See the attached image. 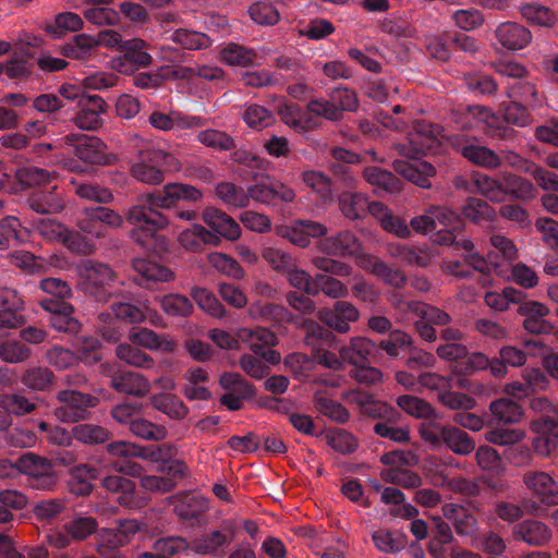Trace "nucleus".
Wrapping results in <instances>:
<instances>
[{
    "mask_svg": "<svg viewBox=\"0 0 558 558\" xmlns=\"http://www.w3.org/2000/svg\"><path fill=\"white\" fill-rule=\"evenodd\" d=\"M180 169L181 163L172 154L162 149L146 148L138 151L130 173L138 182L159 185L163 182L166 172Z\"/></svg>",
    "mask_w": 558,
    "mask_h": 558,
    "instance_id": "obj_1",
    "label": "nucleus"
},
{
    "mask_svg": "<svg viewBox=\"0 0 558 558\" xmlns=\"http://www.w3.org/2000/svg\"><path fill=\"white\" fill-rule=\"evenodd\" d=\"M126 219L135 226L130 232L131 239L146 250L153 248L157 232L169 226L165 215L145 204L132 206Z\"/></svg>",
    "mask_w": 558,
    "mask_h": 558,
    "instance_id": "obj_2",
    "label": "nucleus"
},
{
    "mask_svg": "<svg viewBox=\"0 0 558 558\" xmlns=\"http://www.w3.org/2000/svg\"><path fill=\"white\" fill-rule=\"evenodd\" d=\"M448 144L472 165L495 170L502 166L501 156L494 149L483 145L475 136L457 133L447 137Z\"/></svg>",
    "mask_w": 558,
    "mask_h": 558,
    "instance_id": "obj_3",
    "label": "nucleus"
},
{
    "mask_svg": "<svg viewBox=\"0 0 558 558\" xmlns=\"http://www.w3.org/2000/svg\"><path fill=\"white\" fill-rule=\"evenodd\" d=\"M56 399L60 404L53 410V415L62 423H76L87 420L90 409L99 403L97 397L72 388L59 390Z\"/></svg>",
    "mask_w": 558,
    "mask_h": 558,
    "instance_id": "obj_4",
    "label": "nucleus"
},
{
    "mask_svg": "<svg viewBox=\"0 0 558 558\" xmlns=\"http://www.w3.org/2000/svg\"><path fill=\"white\" fill-rule=\"evenodd\" d=\"M63 142L73 148V154L80 160L90 165L110 166L118 159L114 154L107 153V145L97 136L70 133L63 137Z\"/></svg>",
    "mask_w": 558,
    "mask_h": 558,
    "instance_id": "obj_5",
    "label": "nucleus"
},
{
    "mask_svg": "<svg viewBox=\"0 0 558 558\" xmlns=\"http://www.w3.org/2000/svg\"><path fill=\"white\" fill-rule=\"evenodd\" d=\"M76 226L81 232L94 239H104L108 235V228L118 229L123 226V217L108 207L85 208Z\"/></svg>",
    "mask_w": 558,
    "mask_h": 558,
    "instance_id": "obj_6",
    "label": "nucleus"
},
{
    "mask_svg": "<svg viewBox=\"0 0 558 558\" xmlns=\"http://www.w3.org/2000/svg\"><path fill=\"white\" fill-rule=\"evenodd\" d=\"M203 193L193 185L184 183H168L161 191L148 193L142 196V199L148 207L170 209L180 202L195 203L201 201Z\"/></svg>",
    "mask_w": 558,
    "mask_h": 558,
    "instance_id": "obj_7",
    "label": "nucleus"
},
{
    "mask_svg": "<svg viewBox=\"0 0 558 558\" xmlns=\"http://www.w3.org/2000/svg\"><path fill=\"white\" fill-rule=\"evenodd\" d=\"M75 269L81 288L93 296H98L101 290L109 287L117 278L108 264L93 259L81 260Z\"/></svg>",
    "mask_w": 558,
    "mask_h": 558,
    "instance_id": "obj_8",
    "label": "nucleus"
},
{
    "mask_svg": "<svg viewBox=\"0 0 558 558\" xmlns=\"http://www.w3.org/2000/svg\"><path fill=\"white\" fill-rule=\"evenodd\" d=\"M20 473L32 480V485L39 489H51L57 482L52 462L33 452H27L17 459Z\"/></svg>",
    "mask_w": 558,
    "mask_h": 558,
    "instance_id": "obj_9",
    "label": "nucleus"
},
{
    "mask_svg": "<svg viewBox=\"0 0 558 558\" xmlns=\"http://www.w3.org/2000/svg\"><path fill=\"white\" fill-rule=\"evenodd\" d=\"M78 112L74 124L85 131H95L102 125V114L107 111L105 100L98 95L82 96L78 99Z\"/></svg>",
    "mask_w": 558,
    "mask_h": 558,
    "instance_id": "obj_10",
    "label": "nucleus"
},
{
    "mask_svg": "<svg viewBox=\"0 0 558 558\" xmlns=\"http://www.w3.org/2000/svg\"><path fill=\"white\" fill-rule=\"evenodd\" d=\"M319 319L329 328L339 333H348L350 324L360 319V311L348 301H337L332 308H322Z\"/></svg>",
    "mask_w": 558,
    "mask_h": 558,
    "instance_id": "obj_11",
    "label": "nucleus"
},
{
    "mask_svg": "<svg viewBox=\"0 0 558 558\" xmlns=\"http://www.w3.org/2000/svg\"><path fill=\"white\" fill-rule=\"evenodd\" d=\"M512 537L532 547H544L551 542L553 531L543 521L525 519L512 527Z\"/></svg>",
    "mask_w": 558,
    "mask_h": 558,
    "instance_id": "obj_12",
    "label": "nucleus"
},
{
    "mask_svg": "<svg viewBox=\"0 0 558 558\" xmlns=\"http://www.w3.org/2000/svg\"><path fill=\"white\" fill-rule=\"evenodd\" d=\"M40 306L51 313L50 325L56 330L73 335L81 330V323L72 317L73 306L70 303L47 298L40 301Z\"/></svg>",
    "mask_w": 558,
    "mask_h": 558,
    "instance_id": "obj_13",
    "label": "nucleus"
},
{
    "mask_svg": "<svg viewBox=\"0 0 558 558\" xmlns=\"http://www.w3.org/2000/svg\"><path fill=\"white\" fill-rule=\"evenodd\" d=\"M128 340L136 347L145 348L151 351L173 352L177 349V342L168 335H158L146 327H133Z\"/></svg>",
    "mask_w": 558,
    "mask_h": 558,
    "instance_id": "obj_14",
    "label": "nucleus"
},
{
    "mask_svg": "<svg viewBox=\"0 0 558 558\" xmlns=\"http://www.w3.org/2000/svg\"><path fill=\"white\" fill-rule=\"evenodd\" d=\"M498 43L508 50H521L532 41V33L515 22L501 23L495 31Z\"/></svg>",
    "mask_w": 558,
    "mask_h": 558,
    "instance_id": "obj_15",
    "label": "nucleus"
},
{
    "mask_svg": "<svg viewBox=\"0 0 558 558\" xmlns=\"http://www.w3.org/2000/svg\"><path fill=\"white\" fill-rule=\"evenodd\" d=\"M522 481L529 490L539 497L541 501L548 505L556 502L558 484L548 473L527 471L523 474Z\"/></svg>",
    "mask_w": 558,
    "mask_h": 558,
    "instance_id": "obj_16",
    "label": "nucleus"
},
{
    "mask_svg": "<svg viewBox=\"0 0 558 558\" xmlns=\"http://www.w3.org/2000/svg\"><path fill=\"white\" fill-rule=\"evenodd\" d=\"M319 248L328 255L351 256L357 254L362 245L353 232L344 230L322 240Z\"/></svg>",
    "mask_w": 558,
    "mask_h": 558,
    "instance_id": "obj_17",
    "label": "nucleus"
},
{
    "mask_svg": "<svg viewBox=\"0 0 558 558\" xmlns=\"http://www.w3.org/2000/svg\"><path fill=\"white\" fill-rule=\"evenodd\" d=\"M391 257L400 260L407 266H416L420 268L428 267L435 254L428 246H415L408 244H393L389 246Z\"/></svg>",
    "mask_w": 558,
    "mask_h": 558,
    "instance_id": "obj_18",
    "label": "nucleus"
},
{
    "mask_svg": "<svg viewBox=\"0 0 558 558\" xmlns=\"http://www.w3.org/2000/svg\"><path fill=\"white\" fill-rule=\"evenodd\" d=\"M392 167L397 173L422 189H429L432 186L430 178L436 175V168L426 161L413 165L397 159Z\"/></svg>",
    "mask_w": 558,
    "mask_h": 558,
    "instance_id": "obj_19",
    "label": "nucleus"
},
{
    "mask_svg": "<svg viewBox=\"0 0 558 558\" xmlns=\"http://www.w3.org/2000/svg\"><path fill=\"white\" fill-rule=\"evenodd\" d=\"M376 344L374 341L366 337L356 336L352 337L348 344L339 350L344 364H350L354 367L369 364V356L374 352Z\"/></svg>",
    "mask_w": 558,
    "mask_h": 558,
    "instance_id": "obj_20",
    "label": "nucleus"
},
{
    "mask_svg": "<svg viewBox=\"0 0 558 558\" xmlns=\"http://www.w3.org/2000/svg\"><path fill=\"white\" fill-rule=\"evenodd\" d=\"M247 315L252 319L291 324L295 322L294 315L281 304L256 301L250 304Z\"/></svg>",
    "mask_w": 558,
    "mask_h": 558,
    "instance_id": "obj_21",
    "label": "nucleus"
},
{
    "mask_svg": "<svg viewBox=\"0 0 558 558\" xmlns=\"http://www.w3.org/2000/svg\"><path fill=\"white\" fill-rule=\"evenodd\" d=\"M535 195L536 189L531 181L511 172L501 175V203L506 196L517 201H531Z\"/></svg>",
    "mask_w": 558,
    "mask_h": 558,
    "instance_id": "obj_22",
    "label": "nucleus"
},
{
    "mask_svg": "<svg viewBox=\"0 0 558 558\" xmlns=\"http://www.w3.org/2000/svg\"><path fill=\"white\" fill-rule=\"evenodd\" d=\"M204 222L221 236L234 241L241 235V228L234 219L217 208H206L203 213Z\"/></svg>",
    "mask_w": 558,
    "mask_h": 558,
    "instance_id": "obj_23",
    "label": "nucleus"
},
{
    "mask_svg": "<svg viewBox=\"0 0 558 558\" xmlns=\"http://www.w3.org/2000/svg\"><path fill=\"white\" fill-rule=\"evenodd\" d=\"M111 311L118 319L125 320L131 324L148 322L154 326L162 325L160 315L148 306L140 308L130 303L118 302L111 305Z\"/></svg>",
    "mask_w": 558,
    "mask_h": 558,
    "instance_id": "obj_24",
    "label": "nucleus"
},
{
    "mask_svg": "<svg viewBox=\"0 0 558 558\" xmlns=\"http://www.w3.org/2000/svg\"><path fill=\"white\" fill-rule=\"evenodd\" d=\"M110 385L118 392L135 397H144L150 390L149 380L135 372H123L111 376Z\"/></svg>",
    "mask_w": 558,
    "mask_h": 558,
    "instance_id": "obj_25",
    "label": "nucleus"
},
{
    "mask_svg": "<svg viewBox=\"0 0 558 558\" xmlns=\"http://www.w3.org/2000/svg\"><path fill=\"white\" fill-rule=\"evenodd\" d=\"M27 203L31 209L43 215L60 213L65 206L62 195L57 192V185L33 193Z\"/></svg>",
    "mask_w": 558,
    "mask_h": 558,
    "instance_id": "obj_26",
    "label": "nucleus"
},
{
    "mask_svg": "<svg viewBox=\"0 0 558 558\" xmlns=\"http://www.w3.org/2000/svg\"><path fill=\"white\" fill-rule=\"evenodd\" d=\"M133 269L141 277L140 283L146 284L157 282H169L174 280V272L162 265L144 258H135L132 263Z\"/></svg>",
    "mask_w": 558,
    "mask_h": 558,
    "instance_id": "obj_27",
    "label": "nucleus"
},
{
    "mask_svg": "<svg viewBox=\"0 0 558 558\" xmlns=\"http://www.w3.org/2000/svg\"><path fill=\"white\" fill-rule=\"evenodd\" d=\"M231 542V538L221 531L214 530L207 534L194 538L190 548L198 555L218 556L223 553V548Z\"/></svg>",
    "mask_w": 558,
    "mask_h": 558,
    "instance_id": "obj_28",
    "label": "nucleus"
},
{
    "mask_svg": "<svg viewBox=\"0 0 558 558\" xmlns=\"http://www.w3.org/2000/svg\"><path fill=\"white\" fill-rule=\"evenodd\" d=\"M61 53L69 59L87 61L96 54V41L88 34L75 35L69 43L61 47Z\"/></svg>",
    "mask_w": 558,
    "mask_h": 558,
    "instance_id": "obj_29",
    "label": "nucleus"
},
{
    "mask_svg": "<svg viewBox=\"0 0 558 558\" xmlns=\"http://www.w3.org/2000/svg\"><path fill=\"white\" fill-rule=\"evenodd\" d=\"M208 510L207 499L197 494H184L174 497V513L183 520L199 518Z\"/></svg>",
    "mask_w": 558,
    "mask_h": 558,
    "instance_id": "obj_30",
    "label": "nucleus"
},
{
    "mask_svg": "<svg viewBox=\"0 0 558 558\" xmlns=\"http://www.w3.org/2000/svg\"><path fill=\"white\" fill-rule=\"evenodd\" d=\"M462 216L475 223L493 222L497 218L495 208L485 199L469 196L461 207Z\"/></svg>",
    "mask_w": 558,
    "mask_h": 558,
    "instance_id": "obj_31",
    "label": "nucleus"
},
{
    "mask_svg": "<svg viewBox=\"0 0 558 558\" xmlns=\"http://www.w3.org/2000/svg\"><path fill=\"white\" fill-rule=\"evenodd\" d=\"M489 411L496 420L505 424L520 423L524 416L522 405L510 398H499L492 401Z\"/></svg>",
    "mask_w": 558,
    "mask_h": 558,
    "instance_id": "obj_32",
    "label": "nucleus"
},
{
    "mask_svg": "<svg viewBox=\"0 0 558 558\" xmlns=\"http://www.w3.org/2000/svg\"><path fill=\"white\" fill-rule=\"evenodd\" d=\"M520 14L531 25L553 27L556 23V14L546 5L537 2H529L520 5Z\"/></svg>",
    "mask_w": 558,
    "mask_h": 558,
    "instance_id": "obj_33",
    "label": "nucleus"
},
{
    "mask_svg": "<svg viewBox=\"0 0 558 558\" xmlns=\"http://www.w3.org/2000/svg\"><path fill=\"white\" fill-rule=\"evenodd\" d=\"M380 477L384 482L400 486L404 489L418 488L423 483L418 473L401 466L383 470Z\"/></svg>",
    "mask_w": 558,
    "mask_h": 558,
    "instance_id": "obj_34",
    "label": "nucleus"
},
{
    "mask_svg": "<svg viewBox=\"0 0 558 558\" xmlns=\"http://www.w3.org/2000/svg\"><path fill=\"white\" fill-rule=\"evenodd\" d=\"M72 436L85 445H100L112 438V433L100 425L83 423L72 428Z\"/></svg>",
    "mask_w": 558,
    "mask_h": 558,
    "instance_id": "obj_35",
    "label": "nucleus"
},
{
    "mask_svg": "<svg viewBox=\"0 0 558 558\" xmlns=\"http://www.w3.org/2000/svg\"><path fill=\"white\" fill-rule=\"evenodd\" d=\"M221 60L231 66L246 68L255 64L256 52L238 44H228L220 51Z\"/></svg>",
    "mask_w": 558,
    "mask_h": 558,
    "instance_id": "obj_36",
    "label": "nucleus"
},
{
    "mask_svg": "<svg viewBox=\"0 0 558 558\" xmlns=\"http://www.w3.org/2000/svg\"><path fill=\"white\" fill-rule=\"evenodd\" d=\"M444 444L450 451L459 456H468L475 449L474 439L464 430L448 426Z\"/></svg>",
    "mask_w": 558,
    "mask_h": 558,
    "instance_id": "obj_37",
    "label": "nucleus"
},
{
    "mask_svg": "<svg viewBox=\"0 0 558 558\" xmlns=\"http://www.w3.org/2000/svg\"><path fill=\"white\" fill-rule=\"evenodd\" d=\"M153 407L172 420L181 421L189 414L187 407L173 395H159L151 398Z\"/></svg>",
    "mask_w": 558,
    "mask_h": 558,
    "instance_id": "obj_38",
    "label": "nucleus"
},
{
    "mask_svg": "<svg viewBox=\"0 0 558 558\" xmlns=\"http://www.w3.org/2000/svg\"><path fill=\"white\" fill-rule=\"evenodd\" d=\"M148 43L141 38L128 39L123 43L121 52L126 60L138 68H147L153 63V57L146 51Z\"/></svg>",
    "mask_w": 558,
    "mask_h": 558,
    "instance_id": "obj_39",
    "label": "nucleus"
},
{
    "mask_svg": "<svg viewBox=\"0 0 558 558\" xmlns=\"http://www.w3.org/2000/svg\"><path fill=\"white\" fill-rule=\"evenodd\" d=\"M476 192L492 203H501V178H494L477 171L472 172Z\"/></svg>",
    "mask_w": 558,
    "mask_h": 558,
    "instance_id": "obj_40",
    "label": "nucleus"
},
{
    "mask_svg": "<svg viewBox=\"0 0 558 558\" xmlns=\"http://www.w3.org/2000/svg\"><path fill=\"white\" fill-rule=\"evenodd\" d=\"M178 241L190 251H197L203 244L218 242V239L201 225H193L191 229L180 233Z\"/></svg>",
    "mask_w": 558,
    "mask_h": 558,
    "instance_id": "obj_41",
    "label": "nucleus"
},
{
    "mask_svg": "<svg viewBox=\"0 0 558 558\" xmlns=\"http://www.w3.org/2000/svg\"><path fill=\"white\" fill-rule=\"evenodd\" d=\"M54 374L43 366L27 368L21 377V383L33 391H44L52 386Z\"/></svg>",
    "mask_w": 558,
    "mask_h": 558,
    "instance_id": "obj_42",
    "label": "nucleus"
},
{
    "mask_svg": "<svg viewBox=\"0 0 558 558\" xmlns=\"http://www.w3.org/2000/svg\"><path fill=\"white\" fill-rule=\"evenodd\" d=\"M339 207L349 219H362L366 214L367 198L362 193L344 192L339 197Z\"/></svg>",
    "mask_w": 558,
    "mask_h": 558,
    "instance_id": "obj_43",
    "label": "nucleus"
},
{
    "mask_svg": "<svg viewBox=\"0 0 558 558\" xmlns=\"http://www.w3.org/2000/svg\"><path fill=\"white\" fill-rule=\"evenodd\" d=\"M429 137L420 136L410 132L403 143L393 145V149L401 156L416 159L425 155L433 147Z\"/></svg>",
    "mask_w": 558,
    "mask_h": 558,
    "instance_id": "obj_44",
    "label": "nucleus"
},
{
    "mask_svg": "<svg viewBox=\"0 0 558 558\" xmlns=\"http://www.w3.org/2000/svg\"><path fill=\"white\" fill-rule=\"evenodd\" d=\"M170 38L173 43L189 50L207 49L213 44L211 39L206 34L185 28L175 29Z\"/></svg>",
    "mask_w": 558,
    "mask_h": 558,
    "instance_id": "obj_45",
    "label": "nucleus"
},
{
    "mask_svg": "<svg viewBox=\"0 0 558 558\" xmlns=\"http://www.w3.org/2000/svg\"><path fill=\"white\" fill-rule=\"evenodd\" d=\"M135 347L131 342L120 343L116 348L117 357L134 367L151 368L154 366V359Z\"/></svg>",
    "mask_w": 558,
    "mask_h": 558,
    "instance_id": "obj_46",
    "label": "nucleus"
},
{
    "mask_svg": "<svg viewBox=\"0 0 558 558\" xmlns=\"http://www.w3.org/2000/svg\"><path fill=\"white\" fill-rule=\"evenodd\" d=\"M207 260L216 270L235 280H241L245 276L241 265L227 254L214 252L207 255Z\"/></svg>",
    "mask_w": 558,
    "mask_h": 558,
    "instance_id": "obj_47",
    "label": "nucleus"
},
{
    "mask_svg": "<svg viewBox=\"0 0 558 558\" xmlns=\"http://www.w3.org/2000/svg\"><path fill=\"white\" fill-rule=\"evenodd\" d=\"M396 402L401 410L416 418L427 420L435 416L433 407L418 397L402 395L397 398Z\"/></svg>",
    "mask_w": 558,
    "mask_h": 558,
    "instance_id": "obj_48",
    "label": "nucleus"
},
{
    "mask_svg": "<svg viewBox=\"0 0 558 558\" xmlns=\"http://www.w3.org/2000/svg\"><path fill=\"white\" fill-rule=\"evenodd\" d=\"M82 17L74 12H63L54 16V23L46 25L45 31L54 37H61L66 32H78L83 28Z\"/></svg>",
    "mask_w": 558,
    "mask_h": 558,
    "instance_id": "obj_49",
    "label": "nucleus"
},
{
    "mask_svg": "<svg viewBox=\"0 0 558 558\" xmlns=\"http://www.w3.org/2000/svg\"><path fill=\"white\" fill-rule=\"evenodd\" d=\"M191 296L196 304L206 313L214 317H225L226 308L216 298V295L205 288L194 287L191 290Z\"/></svg>",
    "mask_w": 558,
    "mask_h": 558,
    "instance_id": "obj_50",
    "label": "nucleus"
},
{
    "mask_svg": "<svg viewBox=\"0 0 558 558\" xmlns=\"http://www.w3.org/2000/svg\"><path fill=\"white\" fill-rule=\"evenodd\" d=\"M129 430L137 438L153 441L163 440L168 435L165 426L157 425L146 418L140 417V415L131 423Z\"/></svg>",
    "mask_w": 558,
    "mask_h": 558,
    "instance_id": "obj_51",
    "label": "nucleus"
},
{
    "mask_svg": "<svg viewBox=\"0 0 558 558\" xmlns=\"http://www.w3.org/2000/svg\"><path fill=\"white\" fill-rule=\"evenodd\" d=\"M221 387L241 399H251L255 396L254 386L238 373H223L219 380Z\"/></svg>",
    "mask_w": 558,
    "mask_h": 558,
    "instance_id": "obj_52",
    "label": "nucleus"
},
{
    "mask_svg": "<svg viewBox=\"0 0 558 558\" xmlns=\"http://www.w3.org/2000/svg\"><path fill=\"white\" fill-rule=\"evenodd\" d=\"M162 311L170 316L186 317L193 312L192 302L184 295L171 293L159 298Z\"/></svg>",
    "mask_w": 558,
    "mask_h": 558,
    "instance_id": "obj_53",
    "label": "nucleus"
},
{
    "mask_svg": "<svg viewBox=\"0 0 558 558\" xmlns=\"http://www.w3.org/2000/svg\"><path fill=\"white\" fill-rule=\"evenodd\" d=\"M303 183L318 195L319 198L326 201L332 196L331 180L320 171L306 170L301 174Z\"/></svg>",
    "mask_w": 558,
    "mask_h": 558,
    "instance_id": "obj_54",
    "label": "nucleus"
},
{
    "mask_svg": "<svg viewBox=\"0 0 558 558\" xmlns=\"http://www.w3.org/2000/svg\"><path fill=\"white\" fill-rule=\"evenodd\" d=\"M197 140L203 145L217 150H231L235 148L232 136L223 131L207 129L197 134Z\"/></svg>",
    "mask_w": 558,
    "mask_h": 558,
    "instance_id": "obj_55",
    "label": "nucleus"
},
{
    "mask_svg": "<svg viewBox=\"0 0 558 558\" xmlns=\"http://www.w3.org/2000/svg\"><path fill=\"white\" fill-rule=\"evenodd\" d=\"M314 288L317 289V294L322 292L326 296L335 300L345 298L349 294V289L344 283L332 276L324 274H318L315 276Z\"/></svg>",
    "mask_w": 558,
    "mask_h": 558,
    "instance_id": "obj_56",
    "label": "nucleus"
},
{
    "mask_svg": "<svg viewBox=\"0 0 558 558\" xmlns=\"http://www.w3.org/2000/svg\"><path fill=\"white\" fill-rule=\"evenodd\" d=\"M82 233L81 231L69 230L66 228L61 242L73 253L85 256L93 255L97 251V247Z\"/></svg>",
    "mask_w": 558,
    "mask_h": 558,
    "instance_id": "obj_57",
    "label": "nucleus"
},
{
    "mask_svg": "<svg viewBox=\"0 0 558 558\" xmlns=\"http://www.w3.org/2000/svg\"><path fill=\"white\" fill-rule=\"evenodd\" d=\"M524 386L530 393L534 396L539 392L548 390L550 380L548 376L538 367H526L520 374Z\"/></svg>",
    "mask_w": 558,
    "mask_h": 558,
    "instance_id": "obj_58",
    "label": "nucleus"
},
{
    "mask_svg": "<svg viewBox=\"0 0 558 558\" xmlns=\"http://www.w3.org/2000/svg\"><path fill=\"white\" fill-rule=\"evenodd\" d=\"M64 531L74 541H84L97 531L98 523L92 517H76L64 524Z\"/></svg>",
    "mask_w": 558,
    "mask_h": 558,
    "instance_id": "obj_59",
    "label": "nucleus"
},
{
    "mask_svg": "<svg viewBox=\"0 0 558 558\" xmlns=\"http://www.w3.org/2000/svg\"><path fill=\"white\" fill-rule=\"evenodd\" d=\"M305 329L306 335L304 341L313 351L323 348L325 344H330L335 339L330 330L314 320L305 322Z\"/></svg>",
    "mask_w": 558,
    "mask_h": 558,
    "instance_id": "obj_60",
    "label": "nucleus"
},
{
    "mask_svg": "<svg viewBox=\"0 0 558 558\" xmlns=\"http://www.w3.org/2000/svg\"><path fill=\"white\" fill-rule=\"evenodd\" d=\"M217 196L227 205L233 207L248 206V195L242 187L230 182H222L216 186Z\"/></svg>",
    "mask_w": 558,
    "mask_h": 558,
    "instance_id": "obj_61",
    "label": "nucleus"
},
{
    "mask_svg": "<svg viewBox=\"0 0 558 558\" xmlns=\"http://www.w3.org/2000/svg\"><path fill=\"white\" fill-rule=\"evenodd\" d=\"M72 184L74 185L75 194L83 199L100 204H109L113 199L112 193L106 187L89 183H78L75 181H72Z\"/></svg>",
    "mask_w": 558,
    "mask_h": 558,
    "instance_id": "obj_62",
    "label": "nucleus"
},
{
    "mask_svg": "<svg viewBox=\"0 0 558 558\" xmlns=\"http://www.w3.org/2000/svg\"><path fill=\"white\" fill-rule=\"evenodd\" d=\"M262 257L277 272H284L295 266V259L290 254L275 246L263 247Z\"/></svg>",
    "mask_w": 558,
    "mask_h": 558,
    "instance_id": "obj_63",
    "label": "nucleus"
},
{
    "mask_svg": "<svg viewBox=\"0 0 558 558\" xmlns=\"http://www.w3.org/2000/svg\"><path fill=\"white\" fill-rule=\"evenodd\" d=\"M478 468L486 472L498 473L502 470V459L498 451L487 445L480 446L475 451Z\"/></svg>",
    "mask_w": 558,
    "mask_h": 558,
    "instance_id": "obj_64",
    "label": "nucleus"
}]
</instances>
